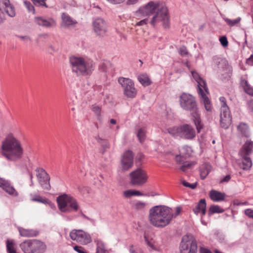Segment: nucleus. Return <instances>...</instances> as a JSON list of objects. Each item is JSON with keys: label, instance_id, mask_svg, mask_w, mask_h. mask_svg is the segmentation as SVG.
<instances>
[{"label": "nucleus", "instance_id": "obj_63", "mask_svg": "<svg viewBox=\"0 0 253 253\" xmlns=\"http://www.w3.org/2000/svg\"><path fill=\"white\" fill-rule=\"evenodd\" d=\"M83 216H84L85 218H86V219H87V220H89V221H90L92 223H94V222H95V220H94V219H92V218H89V217H87V216H86V215H84V214H83Z\"/></svg>", "mask_w": 253, "mask_h": 253}, {"label": "nucleus", "instance_id": "obj_56", "mask_svg": "<svg viewBox=\"0 0 253 253\" xmlns=\"http://www.w3.org/2000/svg\"><path fill=\"white\" fill-rule=\"evenodd\" d=\"M247 63L248 65L253 66V54L251 55L250 58L247 60Z\"/></svg>", "mask_w": 253, "mask_h": 253}, {"label": "nucleus", "instance_id": "obj_60", "mask_svg": "<svg viewBox=\"0 0 253 253\" xmlns=\"http://www.w3.org/2000/svg\"><path fill=\"white\" fill-rule=\"evenodd\" d=\"M180 211H181L180 207H177L176 208L175 212L174 214H173V217L177 216L180 213Z\"/></svg>", "mask_w": 253, "mask_h": 253}, {"label": "nucleus", "instance_id": "obj_10", "mask_svg": "<svg viewBox=\"0 0 253 253\" xmlns=\"http://www.w3.org/2000/svg\"><path fill=\"white\" fill-rule=\"evenodd\" d=\"M70 238L82 245H86L92 241L90 234L81 229H73L69 234Z\"/></svg>", "mask_w": 253, "mask_h": 253}, {"label": "nucleus", "instance_id": "obj_11", "mask_svg": "<svg viewBox=\"0 0 253 253\" xmlns=\"http://www.w3.org/2000/svg\"><path fill=\"white\" fill-rule=\"evenodd\" d=\"M130 183L134 186H142L146 183L148 175L141 169H137L129 173Z\"/></svg>", "mask_w": 253, "mask_h": 253}, {"label": "nucleus", "instance_id": "obj_25", "mask_svg": "<svg viewBox=\"0 0 253 253\" xmlns=\"http://www.w3.org/2000/svg\"><path fill=\"white\" fill-rule=\"evenodd\" d=\"M209 196L213 202H220L225 200L226 195L224 193H221L215 190L210 191Z\"/></svg>", "mask_w": 253, "mask_h": 253}, {"label": "nucleus", "instance_id": "obj_8", "mask_svg": "<svg viewBox=\"0 0 253 253\" xmlns=\"http://www.w3.org/2000/svg\"><path fill=\"white\" fill-rule=\"evenodd\" d=\"M56 201L58 208L61 212L76 211L79 209V205L76 200L67 194L58 196Z\"/></svg>", "mask_w": 253, "mask_h": 253}, {"label": "nucleus", "instance_id": "obj_41", "mask_svg": "<svg viewBox=\"0 0 253 253\" xmlns=\"http://www.w3.org/2000/svg\"><path fill=\"white\" fill-rule=\"evenodd\" d=\"M111 66V64L108 61H106L102 63L99 66V70L103 72H107L109 71V68Z\"/></svg>", "mask_w": 253, "mask_h": 253}, {"label": "nucleus", "instance_id": "obj_30", "mask_svg": "<svg viewBox=\"0 0 253 253\" xmlns=\"http://www.w3.org/2000/svg\"><path fill=\"white\" fill-rule=\"evenodd\" d=\"M240 84L246 93L253 96V87L249 84L247 80L242 79L241 80Z\"/></svg>", "mask_w": 253, "mask_h": 253}, {"label": "nucleus", "instance_id": "obj_19", "mask_svg": "<svg viewBox=\"0 0 253 253\" xmlns=\"http://www.w3.org/2000/svg\"><path fill=\"white\" fill-rule=\"evenodd\" d=\"M0 7L4 8L5 11L8 16L11 17L15 15V8L12 4L10 3L9 0H0Z\"/></svg>", "mask_w": 253, "mask_h": 253}, {"label": "nucleus", "instance_id": "obj_6", "mask_svg": "<svg viewBox=\"0 0 253 253\" xmlns=\"http://www.w3.org/2000/svg\"><path fill=\"white\" fill-rule=\"evenodd\" d=\"M193 78L197 83L198 92L200 96L201 100L205 106V108L208 111L211 110V105L209 98L206 93H209L208 88L207 86L205 81L200 77L199 74L194 71H191Z\"/></svg>", "mask_w": 253, "mask_h": 253}, {"label": "nucleus", "instance_id": "obj_23", "mask_svg": "<svg viewBox=\"0 0 253 253\" xmlns=\"http://www.w3.org/2000/svg\"><path fill=\"white\" fill-rule=\"evenodd\" d=\"M206 202L205 199H201L193 209V211L196 214H198L200 212L202 215H205L206 213Z\"/></svg>", "mask_w": 253, "mask_h": 253}, {"label": "nucleus", "instance_id": "obj_31", "mask_svg": "<svg viewBox=\"0 0 253 253\" xmlns=\"http://www.w3.org/2000/svg\"><path fill=\"white\" fill-rule=\"evenodd\" d=\"M138 80L144 86H148L152 83L148 76L146 74H141L138 76Z\"/></svg>", "mask_w": 253, "mask_h": 253}, {"label": "nucleus", "instance_id": "obj_22", "mask_svg": "<svg viewBox=\"0 0 253 253\" xmlns=\"http://www.w3.org/2000/svg\"><path fill=\"white\" fill-rule=\"evenodd\" d=\"M192 152V149L188 146H184L179 150V155L175 157L177 163L182 162L181 159H186L191 156Z\"/></svg>", "mask_w": 253, "mask_h": 253}, {"label": "nucleus", "instance_id": "obj_44", "mask_svg": "<svg viewBox=\"0 0 253 253\" xmlns=\"http://www.w3.org/2000/svg\"><path fill=\"white\" fill-rule=\"evenodd\" d=\"M35 6H44L47 7V5L45 3L46 0H31Z\"/></svg>", "mask_w": 253, "mask_h": 253}, {"label": "nucleus", "instance_id": "obj_38", "mask_svg": "<svg viewBox=\"0 0 253 253\" xmlns=\"http://www.w3.org/2000/svg\"><path fill=\"white\" fill-rule=\"evenodd\" d=\"M180 126L170 127L167 129L168 132L173 136H179Z\"/></svg>", "mask_w": 253, "mask_h": 253}, {"label": "nucleus", "instance_id": "obj_54", "mask_svg": "<svg viewBox=\"0 0 253 253\" xmlns=\"http://www.w3.org/2000/svg\"><path fill=\"white\" fill-rule=\"evenodd\" d=\"M144 238L147 245L151 247L153 250H155L156 248L154 247V246L148 240V239L145 236H144Z\"/></svg>", "mask_w": 253, "mask_h": 253}, {"label": "nucleus", "instance_id": "obj_64", "mask_svg": "<svg viewBox=\"0 0 253 253\" xmlns=\"http://www.w3.org/2000/svg\"><path fill=\"white\" fill-rule=\"evenodd\" d=\"M201 250H202V252L203 253H211V252L210 251H209V250H207V249H203L202 248H201Z\"/></svg>", "mask_w": 253, "mask_h": 253}, {"label": "nucleus", "instance_id": "obj_58", "mask_svg": "<svg viewBox=\"0 0 253 253\" xmlns=\"http://www.w3.org/2000/svg\"><path fill=\"white\" fill-rule=\"evenodd\" d=\"M108 1H110V2L114 3V4H118L121 3L123 2H124L125 0H107Z\"/></svg>", "mask_w": 253, "mask_h": 253}, {"label": "nucleus", "instance_id": "obj_14", "mask_svg": "<svg viewBox=\"0 0 253 253\" xmlns=\"http://www.w3.org/2000/svg\"><path fill=\"white\" fill-rule=\"evenodd\" d=\"M36 176L41 187L45 190L50 189V177L48 173L42 168H38L36 169Z\"/></svg>", "mask_w": 253, "mask_h": 253}, {"label": "nucleus", "instance_id": "obj_9", "mask_svg": "<svg viewBox=\"0 0 253 253\" xmlns=\"http://www.w3.org/2000/svg\"><path fill=\"white\" fill-rule=\"evenodd\" d=\"M181 253H197V244L192 235H185L182 238L180 245Z\"/></svg>", "mask_w": 253, "mask_h": 253}, {"label": "nucleus", "instance_id": "obj_62", "mask_svg": "<svg viewBox=\"0 0 253 253\" xmlns=\"http://www.w3.org/2000/svg\"><path fill=\"white\" fill-rule=\"evenodd\" d=\"M18 37L22 40H28V41L30 40V37L28 36H18Z\"/></svg>", "mask_w": 253, "mask_h": 253}, {"label": "nucleus", "instance_id": "obj_35", "mask_svg": "<svg viewBox=\"0 0 253 253\" xmlns=\"http://www.w3.org/2000/svg\"><path fill=\"white\" fill-rule=\"evenodd\" d=\"M146 129L145 127L139 128L137 132V136L140 142L142 143L144 141L146 138Z\"/></svg>", "mask_w": 253, "mask_h": 253}, {"label": "nucleus", "instance_id": "obj_37", "mask_svg": "<svg viewBox=\"0 0 253 253\" xmlns=\"http://www.w3.org/2000/svg\"><path fill=\"white\" fill-rule=\"evenodd\" d=\"M223 19L225 21V22L227 24V25L231 27L237 26L238 24H239L241 20V18L240 17H238L237 18L234 20H231L226 17H223Z\"/></svg>", "mask_w": 253, "mask_h": 253}, {"label": "nucleus", "instance_id": "obj_2", "mask_svg": "<svg viewBox=\"0 0 253 253\" xmlns=\"http://www.w3.org/2000/svg\"><path fill=\"white\" fill-rule=\"evenodd\" d=\"M173 218L172 210L167 206H156L149 210V219L150 223L158 228H163L169 225Z\"/></svg>", "mask_w": 253, "mask_h": 253}, {"label": "nucleus", "instance_id": "obj_52", "mask_svg": "<svg viewBox=\"0 0 253 253\" xmlns=\"http://www.w3.org/2000/svg\"><path fill=\"white\" fill-rule=\"evenodd\" d=\"M150 19L149 18H146L144 19L140 20V21L136 23L137 26H142L147 24L148 22L149 23Z\"/></svg>", "mask_w": 253, "mask_h": 253}, {"label": "nucleus", "instance_id": "obj_45", "mask_svg": "<svg viewBox=\"0 0 253 253\" xmlns=\"http://www.w3.org/2000/svg\"><path fill=\"white\" fill-rule=\"evenodd\" d=\"M24 4L29 12H34V10H35L34 7L31 3L30 2L28 1H24Z\"/></svg>", "mask_w": 253, "mask_h": 253}, {"label": "nucleus", "instance_id": "obj_39", "mask_svg": "<svg viewBox=\"0 0 253 253\" xmlns=\"http://www.w3.org/2000/svg\"><path fill=\"white\" fill-rule=\"evenodd\" d=\"M220 126L225 129L228 128L230 126L232 122V119L225 118L220 119Z\"/></svg>", "mask_w": 253, "mask_h": 253}, {"label": "nucleus", "instance_id": "obj_32", "mask_svg": "<svg viewBox=\"0 0 253 253\" xmlns=\"http://www.w3.org/2000/svg\"><path fill=\"white\" fill-rule=\"evenodd\" d=\"M95 138L103 149L102 153H104L107 149L110 148V143L107 140L100 138L99 135L95 136Z\"/></svg>", "mask_w": 253, "mask_h": 253}, {"label": "nucleus", "instance_id": "obj_16", "mask_svg": "<svg viewBox=\"0 0 253 253\" xmlns=\"http://www.w3.org/2000/svg\"><path fill=\"white\" fill-rule=\"evenodd\" d=\"M133 164V155L131 151H126L121 159V166L125 170L129 169Z\"/></svg>", "mask_w": 253, "mask_h": 253}, {"label": "nucleus", "instance_id": "obj_36", "mask_svg": "<svg viewBox=\"0 0 253 253\" xmlns=\"http://www.w3.org/2000/svg\"><path fill=\"white\" fill-rule=\"evenodd\" d=\"M224 210L217 205H211L209 209L208 213L211 215L215 213H222Z\"/></svg>", "mask_w": 253, "mask_h": 253}, {"label": "nucleus", "instance_id": "obj_1", "mask_svg": "<svg viewBox=\"0 0 253 253\" xmlns=\"http://www.w3.org/2000/svg\"><path fill=\"white\" fill-rule=\"evenodd\" d=\"M136 15L138 16L142 15L143 16H150L149 23L153 27L159 23L162 22L165 28L169 27V16L168 8L165 6H159V3L150 1L144 6H141L136 11Z\"/></svg>", "mask_w": 253, "mask_h": 253}, {"label": "nucleus", "instance_id": "obj_48", "mask_svg": "<svg viewBox=\"0 0 253 253\" xmlns=\"http://www.w3.org/2000/svg\"><path fill=\"white\" fill-rule=\"evenodd\" d=\"M219 41L221 44V45L223 47H226L228 46V42L227 41V37L225 36H222L219 39Z\"/></svg>", "mask_w": 253, "mask_h": 253}, {"label": "nucleus", "instance_id": "obj_17", "mask_svg": "<svg viewBox=\"0 0 253 253\" xmlns=\"http://www.w3.org/2000/svg\"><path fill=\"white\" fill-rule=\"evenodd\" d=\"M0 187L5 192L12 196H17L18 195L17 192L14 188L11 185L10 182L1 177H0Z\"/></svg>", "mask_w": 253, "mask_h": 253}, {"label": "nucleus", "instance_id": "obj_28", "mask_svg": "<svg viewBox=\"0 0 253 253\" xmlns=\"http://www.w3.org/2000/svg\"><path fill=\"white\" fill-rule=\"evenodd\" d=\"M240 155L242 159V164L240 166L241 168L244 170H249L252 166V162L251 158L249 157V155Z\"/></svg>", "mask_w": 253, "mask_h": 253}, {"label": "nucleus", "instance_id": "obj_18", "mask_svg": "<svg viewBox=\"0 0 253 253\" xmlns=\"http://www.w3.org/2000/svg\"><path fill=\"white\" fill-rule=\"evenodd\" d=\"M34 21L39 26L46 28L54 27L56 25L55 21L52 18L45 19L42 17H36Z\"/></svg>", "mask_w": 253, "mask_h": 253}, {"label": "nucleus", "instance_id": "obj_12", "mask_svg": "<svg viewBox=\"0 0 253 253\" xmlns=\"http://www.w3.org/2000/svg\"><path fill=\"white\" fill-rule=\"evenodd\" d=\"M119 83L121 85L124 95L128 98L134 97L137 93V90L134 87L132 81L128 78L120 77L118 79Z\"/></svg>", "mask_w": 253, "mask_h": 253}, {"label": "nucleus", "instance_id": "obj_53", "mask_svg": "<svg viewBox=\"0 0 253 253\" xmlns=\"http://www.w3.org/2000/svg\"><path fill=\"white\" fill-rule=\"evenodd\" d=\"M245 213L249 217L253 219V210L251 209H246L245 211Z\"/></svg>", "mask_w": 253, "mask_h": 253}, {"label": "nucleus", "instance_id": "obj_4", "mask_svg": "<svg viewBox=\"0 0 253 253\" xmlns=\"http://www.w3.org/2000/svg\"><path fill=\"white\" fill-rule=\"evenodd\" d=\"M69 61L72 72L77 76H89L94 70V63L90 59L72 56Z\"/></svg>", "mask_w": 253, "mask_h": 253}, {"label": "nucleus", "instance_id": "obj_20", "mask_svg": "<svg viewBox=\"0 0 253 253\" xmlns=\"http://www.w3.org/2000/svg\"><path fill=\"white\" fill-rule=\"evenodd\" d=\"M61 19V26L64 28L74 27L77 24L76 20L72 18L69 14L66 13L62 14Z\"/></svg>", "mask_w": 253, "mask_h": 253}, {"label": "nucleus", "instance_id": "obj_51", "mask_svg": "<svg viewBox=\"0 0 253 253\" xmlns=\"http://www.w3.org/2000/svg\"><path fill=\"white\" fill-rule=\"evenodd\" d=\"M74 249L78 253H87L85 250L81 246H75L74 247Z\"/></svg>", "mask_w": 253, "mask_h": 253}, {"label": "nucleus", "instance_id": "obj_57", "mask_svg": "<svg viewBox=\"0 0 253 253\" xmlns=\"http://www.w3.org/2000/svg\"><path fill=\"white\" fill-rule=\"evenodd\" d=\"M4 19V13L2 9L0 7V24L2 23Z\"/></svg>", "mask_w": 253, "mask_h": 253}, {"label": "nucleus", "instance_id": "obj_55", "mask_svg": "<svg viewBox=\"0 0 253 253\" xmlns=\"http://www.w3.org/2000/svg\"><path fill=\"white\" fill-rule=\"evenodd\" d=\"M230 179H231L230 175H227L225 176L223 179H222L220 180V182H221V183L227 182H228L230 180Z\"/></svg>", "mask_w": 253, "mask_h": 253}, {"label": "nucleus", "instance_id": "obj_49", "mask_svg": "<svg viewBox=\"0 0 253 253\" xmlns=\"http://www.w3.org/2000/svg\"><path fill=\"white\" fill-rule=\"evenodd\" d=\"M92 111L98 116H99L101 112V108L97 105H93L92 106Z\"/></svg>", "mask_w": 253, "mask_h": 253}, {"label": "nucleus", "instance_id": "obj_33", "mask_svg": "<svg viewBox=\"0 0 253 253\" xmlns=\"http://www.w3.org/2000/svg\"><path fill=\"white\" fill-rule=\"evenodd\" d=\"M144 194L140 192L135 190H127L124 191L123 196L126 198H129L135 196H143Z\"/></svg>", "mask_w": 253, "mask_h": 253}, {"label": "nucleus", "instance_id": "obj_59", "mask_svg": "<svg viewBox=\"0 0 253 253\" xmlns=\"http://www.w3.org/2000/svg\"><path fill=\"white\" fill-rule=\"evenodd\" d=\"M139 0H127L126 4L127 5L134 4L136 3Z\"/></svg>", "mask_w": 253, "mask_h": 253}, {"label": "nucleus", "instance_id": "obj_47", "mask_svg": "<svg viewBox=\"0 0 253 253\" xmlns=\"http://www.w3.org/2000/svg\"><path fill=\"white\" fill-rule=\"evenodd\" d=\"M179 53L182 56H185L188 55L187 49L184 46H181L179 48Z\"/></svg>", "mask_w": 253, "mask_h": 253}, {"label": "nucleus", "instance_id": "obj_34", "mask_svg": "<svg viewBox=\"0 0 253 253\" xmlns=\"http://www.w3.org/2000/svg\"><path fill=\"white\" fill-rule=\"evenodd\" d=\"M186 159H181L182 162L178 163L179 164H182V166L180 168V169L183 172L186 171L188 169L191 168L192 166L194 165L193 162H189L185 161Z\"/></svg>", "mask_w": 253, "mask_h": 253}, {"label": "nucleus", "instance_id": "obj_29", "mask_svg": "<svg viewBox=\"0 0 253 253\" xmlns=\"http://www.w3.org/2000/svg\"><path fill=\"white\" fill-rule=\"evenodd\" d=\"M94 242L96 244V253H108L106 249L104 243L100 239H95Z\"/></svg>", "mask_w": 253, "mask_h": 253}, {"label": "nucleus", "instance_id": "obj_15", "mask_svg": "<svg viewBox=\"0 0 253 253\" xmlns=\"http://www.w3.org/2000/svg\"><path fill=\"white\" fill-rule=\"evenodd\" d=\"M179 137L183 139L192 140L195 137L196 132L194 128L189 125L185 124L180 126Z\"/></svg>", "mask_w": 253, "mask_h": 253}, {"label": "nucleus", "instance_id": "obj_21", "mask_svg": "<svg viewBox=\"0 0 253 253\" xmlns=\"http://www.w3.org/2000/svg\"><path fill=\"white\" fill-rule=\"evenodd\" d=\"M219 100L221 102L220 119H232L230 115L229 107L227 105L226 102L225 98L223 96L220 97L219 98Z\"/></svg>", "mask_w": 253, "mask_h": 253}, {"label": "nucleus", "instance_id": "obj_61", "mask_svg": "<svg viewBox=\"0 0 253 253\" xmlns=\"http://www.w3.org/2000/svg\"><path fill=\"white\" fill-rule=\"evenodd\" d=\"M28 174H29V176L30 177V180H31V184H30V186H34V182H33V174L31 172H28Z\"/></svg>", "mask_w": 253, "mask_h": 253}, {"label": "nucleus", "instance_id": "obj_50", "mask_svg": "<svg viewBox=\"0 0 253 253\" xmlns=\"http://www.w3.org/2000/svg\"><path fill=\"white\" fill-rule=\"evenodd\" d=\"M130 253H144L141 249L138 248H136L135 249H134L133 245L130 246L129 248Z\"/></svg>", "mask_w": 253, "mask_h": 253}, {"label": "nucleus", "instance_id": "obj_43", "mask_svg": "<svg viewBox=\"0 0 253 253\" xmlns=\"http://www.w3.org/2000/svg\"><path fill=\"white\" fill-rule=\"evenodd\" d=\"M146 204L145 202L138 201L134 204V207L137 210H142L145 208Z\"/></svg>", "mask_w": 253, "mask_h": 253}, {"label": "nucleus", "instance_id": "obj_42", "mask_svg": "<svg viewBox=\"0 0 253 253\" xmlns=\"http://www.w3.org/2000/svg\"><path fill=\"white\" fill-rule=\"evenodd\" d=\"M32 201L37 202L39 203H43L44 204H46L48 203V199L44 198L43 199L40 195H36L32 199Z\"/></svg>", "mask_w": 253, "mask_h": 253}, {"label": "nucleus", "instance_id": "obj_46", "mask_svg": "<svg viewBox=\"0 0 253 253\" xmlns=\"http://www.w3.org/2000/svg\"><path fill=\"white\" fill-rule=\"evenodd\" d=\"M182 183L183 185V186L186 187H189L192 189H195L197 186L196 182L191 184L185 180H183L182 181Z\"/></svg>", "mask_w": 253, "mask_h": 253}, {"label": "nucleus", "instance_id": "obj_7", "mask_svg": "<svg viewBox=\"0 0 253 253\" xmlns=\"http://www.w3.org/2000/svg\"><path fill=\"white\" fill-rule=\"evenodd\" d=\"M19 247L24 253H43L46 250L45 243L37 239L26 240Z\"/></svg>", "mask_w": 253, "mask_h": 253}, {"label": "nucleus", "instance_id": "obj_40", "mask_svg": "<svg viewBox=\"0 0 253 253\" xmlns=\"http://www.w3.org/2000/svg\"><path fill=\"white\" fill-rule=\"evenodd\" d=\"M210 171V168L208 166H203L200 169L201 176L203 179H204L209 173Z\"/></svg>", "mask_w": 253, "mask_h": 253}, {"label": "nucleus", "instance_id": "obj_13", "mask_svg": "<svg viewBox=\"0 0 253 253\" xmlns=\"http://www.w3.org/2000/svg\"><path fill=\"white\" fill-rule=\"evenodd\" d=\"M93 31L97 36L103 38L107 35L108 26L106 21L102 18H97L93 22Z\"/></svg>", "mask_w": 253, "mask_h": 253}, {"label": "nucleus", "instance_id": "obj_24", "mask_svg": "<svg viewBox=\"0 0 253 253\" xmlns=\"http://www.w3.org/2000/svg\"><path fill=\"white\" fill-rule=\"evenodd\" d=\"M253 152V141L247 140L242 147L240 154L245 156L246 155H250Z\"/></svg>", "mask_w": 253, "mask_h": 253}, {"label": "nucleus", "instance_id": "obj_5", "mask_svg": "<svg viewBox=\"0 0 253 253\" xmlns=\"http://www.w3.org/2000/svg\"><path fill=\"white\" fill-rule=\"evenodd\" d=\"M180 104L184 110L192 112L193 121L196 126L197 132L199 133L203 128L200 119V116L197 112V108L195 99L193 96L189 94L183 93L180 96Z\"/></svg>", "mask_w": 253, "mask_h": 253}, {"label": "nucleus", "instance_id": "obj_26", "mask_svg": "<svg viewBox=\"0 0 253 253\" xmlns=\"http://www.w3.org/2000/svg\"><path fill=\"white\" fill-rule=\"evenodd\" d=\"M18 231L21 236L25 237H36L39 234V232L33 229H25L19 227Z\"/></svg>", "mask_w": 253, "mask_h": 253}, {"label": "nucleus", "instance_id": "obj_3", "mask_svg": "<svg viewBox=\"0 0 253 253\" xmlns=\"http://www.w3.org/2000/svg\"><path fill=\"white\" fill-rule=\"evenodd\" d=\"M2 155L8 160L16 161L23 154L21 143L12 134H9L2 143Z\"/></svg>", "mask_w": 253, "mask_h": 253}, {"label": "nucleus", "instance_id": "obj_27", "mask_svg": "<svg viewBox=\"0 0 253 253\" xmlns=\"http://www.w3.org/2000/svg\"><path fill=\"white\" fill-rule=\"evenodd\" d=\"M238 132L242 136L249 137L250 136V131L248 125L244 123H240L237 126Z\"/></svg>", "mask_w": 253, "mask_h": 253}]
</instances>
